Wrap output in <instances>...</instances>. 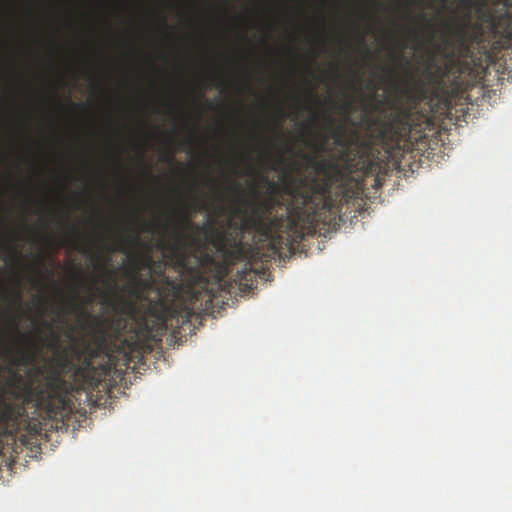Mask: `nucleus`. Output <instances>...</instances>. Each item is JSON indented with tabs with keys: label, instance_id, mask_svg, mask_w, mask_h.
Here are the masks:
<instances>
[{
	"label": "nucleus",
	"instance_id": "nucleus-3",
	"mask_svg": "<svg viewBox=\"0 0 512 512\" xmlns=\"http://www.w3.org/2000/svg\"><path fill=\"white\" fill-rule=\"evenodd\" d=\"M53 341L50 348L59 352V337L56 333L52 334ZM71 352H76V347H69ZM55 368L51 370L46 380L39 384L32 381H24L20 374H13V383L15 386H21L22 395L26 402H31L37 408L46 410L48 417L63 416L68 407V386L69 384L61 376L60 371L66 369H76V373L82 371L76 368L72 357L68 354V349L62 353H57L53 359Z\"/></svg>",
	"mask_w": 512,
	"mask_h": 512
},
{
	"label": "nucleus",
	"instance_id": "nucleus-15",
	"mask_svg": "<svg viewBox=\"0 0 512 512\" xmlns=\"http://www.w3.org/2000/svg\"><path fill=\"white\" fill-rule=\"evenodd\" d=\"M8 251L12 254V256L17 260V261H20L21 259V255L20 253L18 252L17 249H15L14 247L12 246H9L8 247Z\"/></svg>",
	"mask_w": 512,
	"mask_h": 512
},
{
	"label": "nucleus",
	"instance_id": "nucleus-19",
	"mask_svg": "<svg viewBox=\"0 0 512 512\" xmlns=\"http://www.w3.org/2000/svg\"><path fill=\"white\" fill-rule=\"evenodd\" d=\"M278 114H279V122H278V125H280V124L284 121V119H285V117H286V114H285V111H284L283 109H279V110H278Z\"/></svg>",
	"mask_w": 512,
	"mask_h": 512
},
{
	"label": "nucleus",
	"instance_id": "nucleus-16",
	"mask_svg": "<svg viewBox=\"0 0 512 512\" xmlns=\"http://www.w3.org/2000/svg\"><path fill=\"white\" fill-rule=\"evenodd\" d=\"M80 318L87 321V319H92V316L89 314V312L85 309H80Z\"/></svg>",
	"mask_w": 512,
	"mask_h": 512
},
{
	"label": "nucleus",
	"instance_id": "nucleus-26",
	"mask_svg": "<svg viewBox=\"0 0 512 512\" xmlns=\"http://www.w3.org/2000/svg\"><path fill=\"white\" fill-rule=\"evenodd\" d=\"M463 3L467 6L468 9H470L473 5L471 0H464Z\"/></svg>",
	"mask_w": 512,
	"mask_h": 512
},
{
	"label": "nucleus",
	"instance_id": "nucleus-20",
	"mask_svg": "<svg viewBox=\"0 0 512 512\" xmlns=\"http://www.w3.org/2000/svg\"><path fill=\"white\" fill-rule=\"evenodd\" d=\"M230 189H234L239 195H243V190L239 184H234L229 187Z\"/></svg>",
	"mask_w": 512,
	"mask_h": 512
},
{
	"label": "nucleus",
	"instance_id": "nucleus-2",
	"mask_svg": "<svg viewBox=\"0 0 512 512\" xmlns=\"http://www.w3.org/2000/svg\"><path fill=\"white\" fill-rule=\"evenodd\" d=\"M133 274L125 291L129 297L121 295L118 286L115 285L112 291L104 293V304L109 307L113 316L92 318L93 329L105 339L107 328L116 338L127 328V319H134L137 314V301L147 302L152 312L160 310V323L158 330L161 335L166 329L167 322L173 317H179V312L168 304L180 291V283L177 280H167L163 285L157 282L156 277L143 278L138 274L139 260H131Z\"/></svg>",
	"mask_w": 512,
	"mask_h": 512
},
{
	"label": "nucleus",
	"instance_id": "nucleus-1",
	"mask_svg": "<svg viewBox=\"0 0 512 512\" xmlns=\"http://www.w3.org/2000/svg\"><path fill=\"white\" fill-rule=\"evenodd\" d=\"M290 188H296L293 182L283 186L284 193L290 197L284 215L273 216L275 208L283 204L277 196V184L268 182L270 192L266 197L252 200L242 198L245 206H236L233 210V216L241 218V222L229 220L226 227L217 228L214 221H208L202 226L193 224V215L199 211L200 206L195 200L186 202L175 213L176 222L163 228L164 233L171 231L172 236L171 242H162L166 250L165 258L181 276H200L201 268L211 261V255L206 244L200 246L198 239L189 235L191 230L205 233L228 263H236L246 257L242 240L245 232L255 231L264 236L273 254L282 256L285 250L290 254L294 253L305 236L316 232L321 225V217L320 212L312 211L308 204H300L290 193Z\"/></svg>",
	"mask_w": 512,
	"mask_h": 512
},
{
	"label": "nucleus",
	"instance_id": "nucleus-37",
	"mask_svg": "<svg viewBox=\"0 0 512 512\" xmlns=\"http://www.w3.org/2000/svg\"><path fill=\"white\" fill-rule=\"evenodd\" d=\"M41 262H37V267L40 268Z\"/></svg>",
	"mask_w": 512,
	"mask_h": 512
},
{
	"label": "nucleus",
	"instance_id": "nucleus-33",
	"mask_svg": "<svg viewBox=\"0 0 512 512\" xmlns=\"http://www.w3.org/2000/svg\"><path fill=\"white\" fill-rule=\"evenodd\" d=\"M211 183H212V187H215L217 185V182L215 181V179H211Z\"/></svg>",
	"mask_w": 512,
	"mask_h": 512
},
{
	"label": "nucleus",
	"instance_id": "nucleus-30",
	"mask_svg": "<svg viewBox=\"0 0 512 512\" xmlns=\"http://www.w3.org/2000/svg\"><path fill=\"white\" fill-rule=\"evenodd\" d=\"M143 326L146 330L149 331L148 324L146 323L145 319L143 318Z\"/></svg>",
	"mask_w": 512,
	"mask_h": 512
},
{
	"label": "nucleus",
	"instance_id": "nucleus-24",
	"mask_svg": "<svg viewBox=\"0 0 512 512\" xmlns=\"http://www.w3.org/2000/svg\"><path fill=\"white\" fill-rule=\"evenodd\" d=\"M163 160L168 162V163H174V156H173V154H169L166 157H164Z\"/></svg>",
	"mask_w": 512,
	"mask_h": 512
},
{
	"label": "nucleus",
	"instance_id": "nucleus-34",
	"mask_svg": "<svg viewBox=\"0 0 512 512\" xmlns=\"http://www.w3.org/2000/svg\"><path fill=\"white\" fill-rule=\"evenodd\" d=\"M328 120L331 124H333L334 120L331 117H328Z\"/></svg>",
	"mask_w": 512,
	"mask_h": 512
},
{
	"label": "nucleus",
	"instance_id": "nucleus-22",
	"mask_svg": "<svg viewBox=\"0 0 512 512\" xmlns=\"http://www.w3.org/2000/svg\"><path fill=\"white\" fill-rule=\"evenodd\" d=\"M432 68H433V63H431L425 70V74L432 77L433 76V71H432Z\"/></svg>",
	"mask_w": 512,
	"mask_h": 512
},
{
	"label": "nucleus",
	"instance_id": "nucleus-25",
	"mask_svg": "<svg viewBox=\"0 0 512 512\" xmlns=\"http://www.w3.org/2000/svg\"><path fill=\"white\" fill-rule=\"evenodd\" d=\"M90 369H93V366H92L91 362L88 360L86 362V367L83 369V371L86 370V372L89 373Z\"/></svg>",
	"mask_w": 512,
	"mask_h": 512
},
{
	"label": "nucleus",
	"instance_id": "nucleus-9",
	"mask_svg": "<svg viewBox=\"0 0 512 512\" xmlns=\"http://www.w3.org/2000/svg\"><path fill=\"white\" fill-rule=\"evenodd\" d=\"M333 138L335 145L343 151H346L353 142L352 136L347 135V129L343 124L335 126Z\"/></svg>",
	"mask_w": 512,
	"mask_h": 512
},
{
	"label": "nucleus",
	"instance_id": "nucleus-21",
	"mask_svg": "<svg viewBox=\"0 0 512 512\" xmlns=\"http://www.w3.org/2000/svg\"><path fill=\"white\" fill-rule=\"evenodd\" d=\"M156 228H159V225L156 223H149L146 225V230L148 231H156Z\"/></svg>",
	"mask_w": 512,
	"mask_h": 512
},
{
	"label": "nucleus",
	"instance_id": "nucleus-29",
	"mask_svg": "<svg viewBox=\"0 0 512 512\" xmlns=\"http://www.w3.org/2000/svg\"><path fill=\"white\" fill-rule=\"evenodd\" d=\"M16 301H17V303H20V301H21V295L19 293H17V295H16Z\"/></svg>",
	"mask_w": 512,
	"mask_h": 512
},
{
	"label": "nucleus",
	"instance_id": "nucleus-32",
	"mask_svg": "<svg viewBox=\"0 0 512 512\" xmlns=\"http://www.w3.org/2000/svg\"><path fill=\"white\" fill-rule=\"evenodd\" d=\"M76 107L80 108V109H85L86 106L84 104H79V105H75Z\"/></svg>",
	"mask_w": 512,
	"mask_h": 512
},
{
	"label": "nucleus",
	"instance_id": "nucleus-13",
	"mask_svg": "<svg viewBox=\"0 0 512 512\" xmlns=\"http://www.w3.org/2000/svg\"><path fill=\"white\" fill-rule=\"evenodd\" d=\"M100 268L102 269V271L104 272V274H106V278L109 282L113 281L114 279V276H115V272L112 271V270H108L107 267L105 265H102L100 266Z\"/></svg>",
	"mask_w": 512,
	"mask_h": 512
},
{
	"label": "nucleus",
	"instance_id": "nucleus-4",
	"mask_svg": "<svg viewBox=\"0 0 512 512\" xmlns=\"http://www.w3.org/2000/svg\"><path fill=\"white\" fill-rule=\"evenodd\" d=\"M344 180V173L335 161L320 157L315 175L294 178L292 182L296 188H290V193L302 205L320 212L321 224H327L337 213V204L330 196L331 189L336 186L345 193Z\"/></svg>",
	"mask_w": 512,
	"mask_h": 512
},
{
	"label": "nucleus",
	"instance_id": "nucleus-36",
	"mask_svg": "<svg viewBox=\"0 0 512 512\" xmlns=\"http://www.w3.org/2000/svg\"><path fill=\"white\" fill-rule=\"evenodd\" d=\"M418 88L423 91V87L421 85H418Z\"/></svg>",
	"mask_w": 512,
	"mask_h": 512
},
{
	"label": "nucleus",
	"instance_id": "nucleus-18",
	"mask_svg": "<svg viewBox=\"0 0 512 512\" xmlns=\"http://www.w3.org/2000/svg\"><path fill=\"white\" fill-rule=\"evenodd\" d=\"M114 250L128 253V248L123 244H117L113 249H111V251H114Z\"/></svg>",
	"mask_w": 512,
	"mask_h": 512
},
{
	"label": "nucleus",
	"instance_id": "nucleus-12",
	"mask_svg": "<svg viewBox=\"0 0 512 512\" xmlns=\"http://www.w3.org/2000/svg\"><path fill=\"white\" fill-rule=\"evenodd\" d=\"M71 230H72V233L77 237V239H75V241H74V247L79 248L83 253H89V251H90L89 247H87V246H82L81 248L79 247V244H78L79 232H78V230L75 227H72Z\"/></svg>",
	"mask_w": 512,
	"mask_h": 512
},
{
	"label": "nucleus",
	"instance_id": "nucleus-17",
	"mask_svg": "<svg viewBox=\"0 0 512 512\" xmlns=\"http://www.w3.org/2000/svg\"><path fill=\"white\" fill-rule=\"evenodd\" d=\"M192 310L191 309H188L186 312H185V315L182 316V323H188L190 322V317L192 315Z\"/></svg>",
	"mask_w": 512,
	"mask_h": 512
},
{
	"label": "nucleus",
	"instance_id": "nucleus-27",
	"mask_svg": "<svg viewBox=\"0 0 512 512\" xmlns=\"http://www.w3.org/2000/svg\"><path fill=\"white\" fill-rule=\"evenodd\" d=\"M162 25L165 29L169 28V25L167 24L166 19L164 17L162 18Z\"/></svg>",
	"mask_w": 512,
	"mask_h": 512
},
{
	"label": "nucleus",
	"instance_id": "nucleus-10",
	"mask_svg": "<svg viewBox=\"0 0 512 512\" xmlns=\"http://www.w3.org/2000/svg\"><path fill=\"white\" fill-rule=\"evenodd\" d=\"M469 25L470 19L467 16L462 21L456 22L453 26L450 27V34L462 45H464L467 39Z\"/></svg>",
	"mask_w": 512,
	"mask_h": 512
},
{
	"label": "nucleus",
	"instance_id": "nucleus-11",
	"mask_svg": "<svg viewBox=\"0 0 512 512\" xmlns=\"http://www.w3.org/2000/svg\"><path fill=\"white\" fill-rule=\"evenodd\" d=\"M302 158L306 162V164L309 168H311L314 171L316 170V163H318V160L320 158V155L318 153L313 154V155L303 154Z\"/></svg>",
	"mask_w": 512,
	"mask_h": 512
},
{
	"label": "nucleus",
	"instance_id": "nucleus-6",
	"mask_svg": "<svg viewBox=\"0 0 512 512\" xmlns=\"http://www.w3.org/2000/svg\"><path fill=\"white\" fill-rule=\"evenodd\" d=\"M498 2H501L504 6L500 14H498L495 9L490 8L487 0L477 3L481 20L492 27H497L500 25L501 21L508 22L507 8H512V0H498Z\"/></svg>",
	"mask_w": 512,
	"mask_h": 512
},
{
	"label": "nucleus",
	"instance_id": "nucleus-8",
	"mask_svg": "<svg viewBox=\"0 0 512 512\" xmlns=\"http://www.w3.org/2000/svg\"><path fill=\"white\" fill-rule=\"evenodd\" d=\"M19 413L16 408L5 401H0V423L9 425L10 423L16 424L18 422Z\"/></svg>",
	"mask_w": 512,
	"mask_h": 512
},
{
	"label": "nucleus",
	"instance_id": "nucleus-23",
	"mask_svg": "<svg viewBox=\"0 0 512 512\" xmlns=\"http://www.w3.org/2000/svg\"><path fill=\"white\" fill-rule=\"evenodd\" d=\"M21 358H22L21 362H25V363H28V362H30L32 360V358L29 355L25 354V353L22 354Z\"/></svg>",
	"mask_w": 512,
	"mask_h": 512
},
{
	"label": "nucleus",
	"instance_id": "nucleus-28",
	"mask_svg": "<svg viewBox=\"0 0 512 512\" xmlns=\"http://www.w3.org/2000/svg\"><path fill=\"white\" fill-rule=\"evenodd\" d=\"M203 207L205 210H209L211 206L209 204H207V202H205Z\"/></svg>",
	"mask_w": 512,
	"mask_h": 512
},
{
	"label": "nucleus",
	"instance_id": "nucleus-5",
	"mask_svg": "<svg viewBox=\"0 0 512 512\" xmlns=\"http://www.w3.org/2000/svg\"><path fill=\"white\" fill-rule=\"evenodd\" d=\"M372 109L375 112L384 114L382 117H371L366 116L365 121L368 126L375 127L378 130V134L384 137L388 133H394L400 126L406 125V129L410 127V114L403 108L402 103L399 100H388L378 101L374 103Z\"/></svg>",
	"mask_w": 512,
	"mask_h": 512
},
{
	"label": "nucleus",
	"instance_id": "nucleus-7",
	"mask_svg": "<svg viewBox=\"0 0 512 512\" xmlns=\"http://www.w3.org/2000/svg\"><path fill=\"white\" fill-rule=\"evenodd\" d=\"M133 259L139 260L140 268H147L150 271V276L156 277L160 285H163L167 280H172L165 275L166 262L164 260H155L151 254H147L143 260L135 256Z\"/></svg>",
	"mask_w": 512,
	"mask_h": 512
},
{
	"label": "nucleus",
	"instance_id": "nucleus-14",
	"mask_svg": "<svg viewBox=\"0 0 512 512\" xmlns=\"http://www.w3.org/2000/svg\"><path fill=\"white\" fill-rule=\"evenodd\" d=\"M140 242V239L137 235H134V236H131V237H128L127 240H126V243L129 245V246H135V245H138Z\"/></svg>",
	"mask_w": 512,
	"mask_h": 512
},
{
	"label": "nucleus",
	"instance_id": "nucleus-31",
	"mask_svg": "<svg viewBox=\"0 0 512 512\" xmlns=\"http://www.w3.org/2000/svg\"><path fill=\"white\" fill-rule=\"evenodd\" d=\"M310 96L312 99L317 101V96L313 92L310 93Z\"/></svg>",
	"mask_w": 512,
	"mask_h": 512
},
{
	"label": "nucleus",
	"instance_id": "nucleus-35",
	"mask_svg": "<svg viewBox=\"0 0 512 512\" xmlns=\"http://www.w3.org/2000/svg\"><path fill=\"white\" fill-rule=\"evenodd\" d=\"M219 212L222 213L223 212V206H219Z\"/></svg>",
	"mask_w": 512,
	"mask_h": 512
}]
</instances>
